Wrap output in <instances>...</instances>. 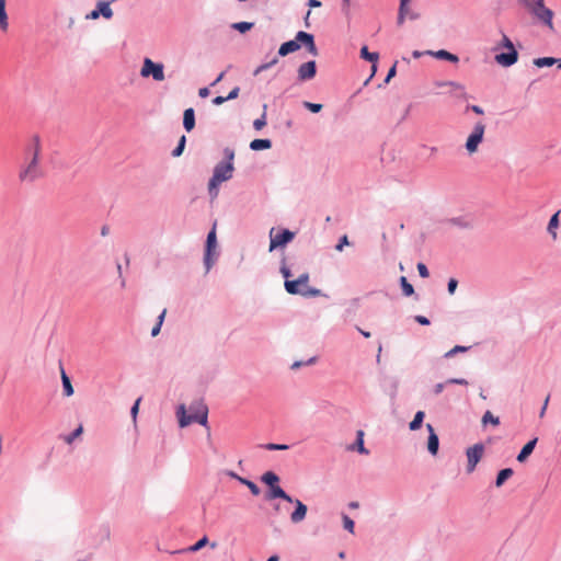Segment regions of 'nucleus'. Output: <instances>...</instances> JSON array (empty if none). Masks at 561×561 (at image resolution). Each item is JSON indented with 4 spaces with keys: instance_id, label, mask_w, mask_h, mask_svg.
<instances>
[{
    "instance_id": "obj_1",
    "label": "nucleus",
    "mask_w": 561,
    "mask_h": 561,
    "mask_svg": "<svg viewBox=\"0 0 561 561\" xmlns=\"http://www.w3.org/2000/svg\"><path fill=\"white\" fill-rule=\"evenodd\" d=\"M41 141L38 137H34L26 149V161L19 173L22 182H33L41 178L43 172L39 164Z\"/></svg>"
},
{
    "instance_id": "obj_2",
    "label": "nucleus",
    "mask_w": 561,
    "mask_h": 561,
    "mask_svg": "<svg viewBox=\"0 0 561 561\" xmlns=\"http://www.w3.org/2000/svg\"><path fill=\"white\" fill-rule=\"evenodd\" d=\"M280 272L285 277V289L290 295H300L304 297H318L321 295V290L311 288L309 286V274L304 273L297 279H289L291 273L285 265L282 266Z\"/></svg>"
},
{
    "instance_id": "obj_3",
    "label": "nucleus",
    "mask_w": 561,
    "mask_h": 561,
    "mask_svg": "<svg viewBox=\"0 0 561 561\" xmlns=\"http://www.w3.org/2000/svg\"><path fill=\"white\" fill-rule=\"evenodd\" d=\"M191 414H186V408L181 404L178 408L176 415L179 419L180 427H186L196 422L201 425H207L208 408L203 400H196L190 405Z\"/></svg>"
},
{
    "instance_id": "obj_4",
    "label": "nucleus",
    "mask_w": 561,
    "mask_h": 561,
    "mask_svg": "<svg viewBox=\"0 0 561 561\" xmlns=\"http://www.w3.org/2000/svg\"><path fill=\"white\" fill-rule=\"evenodd\" d=\"M225 157L227 158V162L218 163L215 167L213 178L209 180V192L213 194V196H217V187L220 183L228 181L232 178L233 173V163L232 160L234 158L233 150L226 148L225 149Z\"/></svg>"
},
{
    "instance_id": "obj_5",
    "label": "nucleus",
    "mask_w": 561,
    "mask_h": 561,
    "mask_svg": "<svg viewBox=\"0 0 561 561\" xmlns=\"http://www.w3.org/2000/svg\"><path fill=\"white\" fill-rule=\"evenodd\" d=\"M262 481L270 486V491L265 494V500L272 501L282 499L286 502H293V497L288 495L279 485V478L276 473L267 471L262 476Z\"/></svg>"
},
{
    "instance_id": "obj_6",
    "label": "nucleus",
    "mask_w": 561,
    "mask_h": 561,
    "mask_svg": "<svg viewBox=\"0 0 561 561\" xmlns=\"http://www.w3.org/2000/svg\"><path fill=\"white\" fill-rule=\"evenodd\" d=\"M164 67L162 64L153 62L150 58H145L142 67L140 69V76L142 78L152 77L156 81H163L164 77Z\"/></svg>"
},
{
    "instance_id": "obj_7",
    "label": "nucleus",
    "mask_w": 561,
    "mask_h": 561,
    "mask_svg": "<svg viewBox=\"0 0 561 561\" xmlns=\"http://www.w3.org/2000/svg\"><path fill=\"white\" fill-rule=\"evenodd\" d=\"M502 43H503V47L507 48L510 51L496 55L495 60L497 64H500L504 67H510L517 61L518 54L515 50L512 41L506 35H503Z\"/></svg>"
},
{
    "instance_id": "obj_8",
    "label": "nucleus",
    "mask_w": 561,
    "mask_h": 561,
    "mask_svg": "<svg viewBox=\"0 0 561 561\" xmlns=\"http://www.w3.org/2000/svg\"><path fill=\"white\" fill-rule=\"evenodd\" d=\"M484 131L485 125L483 123L479 122L474 125L472 133L466 141V149L470 154L478 150L480 142L483 140Z\"/></svg>"
},
{
    "instance_id": "obj_9",
    "label": "nucleus",
    "mask_w": 561,
    "mask_h": 561,
    "mask_svg": "<svg viewBox=\"0 0 561 561\" xmlns=\"http://www.w3.org/2000/svg\"><path fill=\"white\" fill-rule=\"evenodd\" d=\"M294 232L284 229L282 231H276L274 228L270 231V251L275 250L276 248L284 247L288 242L294 239Z\"/></svg>"
},
{
    "instance_id": "obj_10",
    "label": "nucleus",
    "mask_w": 561,
    "mask_h": 561,
    "mask_svg": "<svg viewBox=\"0 0 561 561\" xmlns=\"http://www.w3.org/2000/svg\"><path fill=\"white\" fill-rule=\"evenodd\" d=\"M484 447L482 444H476L467 449V471L472 472L476 469L477 463L481 460L483 456Z\"/></svg>"
},
{
    "instance_id": "obj_11",
    "label": "nucleus",
    "mask_w": 561,
    "mask_h": 561,
    "mask_svg": "<svg viewBox=\"0 0 561 561\" xmlns=\"http://www.w3.org/2000/svg\"><path fill=\"white\" fill-rule=\"evenodd\" d=\"M295 41H297V43H301V44H305L308 51L312 55V56H318V48L314 44V39H313V35L312 34H309L307 32H304V31H300L296 34V37H295Z\"/></svg>"
},
{
    "instance_id": "obj_12",
    "label": "nucleus",
    "mask_w": 561,
    "mask_h": 561,
    "mask_svg": "<svg viewBox=\"0 0 561 561\" xmlns=\"http://www.w3.org/2000/svg\"><path fill=\"white\" fill-rule=\"evenodd\" d=\"M216 244H217L216 231H215V228H213V230L208 233L207 240H206V253H205L204 261H205L207 272L210 270L211 264H213L211 252L215 250Z\"/></svg>"
},
{
    "instance_id": "obj_13",
    "label": "nucleus",
    "mask_w": 561,
    "mask_h": 561,
    "mask_svg": "<svg viewBox=\"0 0 561 561\" xmlns=\"http://www.w3.org/2000/svg\"><path fill=\"white\" fill-rule=\"evenodd\" d=\"M317 73L316 61H307L299 66L298 68V79L300 81H307L314 78Z\"/></svg>"
},
{
    "instance_id": "obj_14",
    "label": "nucleus",
    "mask_w": 561,
    "mask_h": 561,
    "mask_svg": "<svg viewBox=\"0 0 561 561\" xmlns=\"http://www.w3.org/2000/svg\"><path fill=\"white\" fill-rule=\"evenodd\" d=\"M291 503L295 504L296 508L290 515V520L294 524H298L306 518L308 508L300 500L293 499Z\"/></svg>"
},
{
    "instance_id": "obj_15",
    "label": "nucleus",
    "mask_w": 561,
    "mask_h": 561,
    "mask_svg": "<svg viewBox=\"0 0 561 561\" xmlns=\"http://www.w3.org/2000/svg\"><path fill=\"white\" fill-rule=\"evenodd\" d=\"M534 14L541 20L546 25L549 26V28H553V12L552 10L541 7V8H534Z\"/></svg>"
},
{
    "instance_id": "obj_16",
    "label": "nucleus",
    "mask_w": 561,
    "mask_h": 561,
    "mask_svg": "<svg viewBox=\"0 0 561 561\" xmlns=\"http://www.w3.org/2000/svg\"><path fill=\"white\" fill-rule=\"evenodd\" d=\"M410 1L411 0H400L398 21H397L399 25H402L404 23V20L407 16H409L412 20L417 19V16H419L416 13L410 12V9H409Z\"/></svg>"
},
{
    "instance_id": "obj_17",
    "label": "nucleus",
    "mask_w": 561,
    "mask_h": 561,
    "mask_svg": "<svg viewBox=\"0 0 561 561\" xmlns=\"http://www.w3.org/2000/svg\"><path fill=\"white\" fill-rule=\"evenodd\" d=\"M426 428L428 431L427 449L432 455H436L439 446L438 436L431 424H426Z\"/></svg>"
},
{
    "instance_id": "obj_18",
    "label": "nucleus",
    "mask_w": 561,
    "mask_h": 561,
    "mask_svg": "<svg viewBox=\"0 0 561 561\" xmlns=\"http://www.w3.org/2000/svg\"><path fill=\"white\" fill-rule=\"evenodd\" d=\"M183 126L188 133L195 127V112L192 107L186 108L183 113Z\"/></svg>"
},
{
    "instance_id": "obj_19",
    "label": "nucleus",
    "mask_w": 561,
    "mask_h": 561,
    "mask_svg": "<svg viewBox=\"0 0 561 561\" xmlns=\"http://www.w3.org/2000/svg\"><path fill=\"white\" fill-rule=\"evenodd\" d=\"M537 440L538 438H534L531 440H529L520 450V453L518 454L517 456V460L519 462H524L528 457L529 455L533 453L536 444H537Z\"/></svg>"
},
{
    "instance_id": "obj_20",
    "label": "nucleus",
    "mask_w": 561,
    "mask_h": 561,
    "mask_svg": "<svg viewBox=\"0 0 561 561\" xmlns=\"http://www.w3.org/2000/svg\"><path fill=\"white\" fill-rule=\"evenodd\" d=\"M299 48H300V44L297 43V41H295V39L288 41L280 45V47L278 49V54H279V56H286L290 53L298 50Z\"/></svg>"
},
{
    "instance_id": "obj_21",
    "label": "nucleus",
    "mask_w": 561,
    "mask_h": 561,
    "mask_svg": "<svg viewBox=\"0 0 561 561\" xmlns=\"http://www.w3.org/2000/svg\"><path fill=\"white\" fill-rule=\"evenodd\" d=\"M98 13L100 16L102 15L105 19H111L113 16V10L110 7V2L107 1H99L96 3Z\"/></svg>"
},
{
    "instance_id": "obj_22",
    "label": "nucleus",
    "mask_w": 561,
    "mask_h": 561,
    "mask_svg": "<svg viewBox=\"0 0 561 561\" xmlns=\"http://www.w3.org/2000/svg\"><path fill=\"white\" fill-rule=\"evenodd\" d=\"M426 54L434 55L438 59H445V60H448L450 62H458L459 61L458 56H456V55H454V54H451V53H449L447 50H444V49L437 50L435 53L426 51Z\"/></svg>"
},
{
    "instance_id": "obj_23",
    "label": "nucleus",
    "mask_w": 561,
    "mask_h": 561,
    "mask_svg": "<svg viewBox=\"0 0 561 561\" xmlns=\"http://www.w3.org/2000/svg\"><path fill=\"white\" fill-rule=\"evenodd\" d=\"M360 57L373 62V71H376V62L378 61L377 53H369L367 46H363L360 49Z\"/></svg>"
},
{
    "instance_id": "obj_24",
    "label": "nucleus",
    "mask_w": 561,
    "mask_h": 561,
    "mask_svg": "<svg viewBox=\"0 0 561 561\" xmlns=\"http://www.w3.org/2000/svg\"><path fill=\"white\" fill-rule=\"evenodd\" d=\"M61 381H62V388L64 393L66 397H70L73 394V387L71 385L70 378L67 376L64 368H61Z\"/></svg>"
},
{
    "instance_id": "obj_25",
    "label": "nucleus",
    "mask_w": 561,
    "mask_h": 561,
    "mask_svg": "<svg viewBox=\"0 0 561 561\" xmlns=\"http://www.w3.org/2000/svg\"><path fill=\"white\" fill-rule=\"evenodd\" d=\"M5 1L7 0H0V28L3 32H7L9 27L8 15L5 12Z\"/></svg>"
},
{
    "instance_id": "obj_26",
    "label": "nucleus",
    "mask_w": 561,
    "mask_h": 561,
    "mask_svg": "<svg viewBox=\"0 0 561 561\" xmlns=\"http://www.w3.org/2000/svg\"><path fill=\"white\" fill-rule=\"evenodd\" d=\"M559 227V211L552 215L548 224V232L551 234L552 239H557V229Z\"/></svg>"
},
{
    "instance_id": "obj_27",
    "label": "nucleus",
    "mask_w": 561,
    "mask_h": 561,
    "mask_svg": "<svg viewBox=\"0 0 561 561\" xmlns=\"http://www.w3.org/2000/svg\"><path fill=\"white\" fill-rule=\"evenodd\" d=\"M272 146V142L270 139H254L250 144V148L252 150H263V149H270Z\"/></svg>"
},
{
    "instance_id": "obj_28",
    "label": "nucleus",
    "mask_w": 561,
    "mask_h": 561,
    "mask_svg": "<svg viewBox=\"0 0 561 561\" xmlns=\"http://www.w3.org/2000/svg\"><path fill=\"white\" fill-rule=\"evenodd\" d=\"M513 473L514 472H513V470L511 468H506V469L501 470L497 473L495 485L497 488L502 486L504 484V482L513 476Z\"/></svg>"
},
{
    "instance_id": "obj_29",
    "label": "nucleus",
    "mask_w": 561,
    "mask_h": 561,
    "mask_svg": "<svg viewBox=\"0 0 561 561\" xmlns=\"http://www.w3.org/2000/svg\"><path fill=\"white\" fill-rule=\"evenodd\" d=\"M534 64L539 68L550 67L552 65L559 64V59L553 58V57H541V58H536L534 60Z\"/></svg>"
},
{
    "instance_id": "obj_30",
    "label": "nucleus",
    "mask_w": 561,
    "mask_h": 561,
    "mask_svg": "<svg viewBox=\"0 0 561 561\" xmlns=\"http://www.w3.org/2000/svg\"><path fill=\"white\" fill-rule=\"evenodd\" d=\"M482 425L492 424L493 426H497L500 424V419L497 416H494L491 411H486L482 419H481Z\"/></svg>"
},
{
    "instance_id": "obj_31",
    "label": "nucleus",
    "mask_w": 561,
    "mask_h": 561,
    "mask_svg": "<svg viewBox=\"0 0 561 561\" xmlns=\"http://www.w3.org/2000/svg\"><path fill=\"white\" fill-rule=\"evenodd\" d=\"M232 477L237 478L242 484L247 485V488H249V490L251 491V493L253 495L260 494V489L254 482L247 480L244 478L238 477L236 474H232Z\"/></svg>"
},
{
    "instance_id": "obj_32",
    "label": "nucleus",
    "mask_w": 561,
    "mask_h": 561,
    "mask_svg": "<svg viewBox=\"0 0 561 561\" xmlns=\"http://www.w3.org/2000/svg\"><path fill=\"white\" fill-rule=\"evenodd\" d=\"M423 419H424V412L423 411L416 412V414L414 415V419L411 421V423L409 425L410 430L411 431L419 430L422 425Z\"/></svg>"
},
{
    "instance_id": "obj_33",
    "label": "nucleus",
    "mask_w": 561,
    "mask_h": 561,
    "mask_svg": "<svg viewBox=\"0 0 561 561\" xmlns=\"http://www.w3.org/2000/svg\"><path fill=\"white\" fill-rule=\"evenodd\" d=\"M400 284H401V287H402V291L404 294V296H412L414 294V288L413 286L408 282L407 277L405 276H402L400 278Z\"/></svg>"
},
{
    "instance_id": "obj_34",
    "label": "nucleus",
    "mask_w": 561,
    "mask_h": 561,
    "mask_svg": "<svg viewBox=\"0 0 561 561\" xmlns=\"http://www.w3.org/2000/svg\"><path fill=\"white\" fill-rule=\"evenodd\" d=\"M356 446H357L358 453L368 454V450L364 447V432L363 431H357Z\"/></svg>"
},
{
    "instance_id": "obj_35",
    "label": "nucleus",
    "mask_w": 561,
    "mask_h": 561,
    "mask_svg": "<svg viewBox=\"0 0 561 561\" xmlns=\"http://www.w3.org/2000/svg\"><path fill=\"white\" fill-rule=\"evenodd\" d=\"M165 313H167V310L163 309L161 314L158 317V322H157V324L151 330V335L152 336H157L159 334V332L161 330V325H162L164 317H165Z\"/></svg>"
},
{
    "instance_id": "obj_36",
    "label": "nucleus",
    "mask_w": 561,
    "mask_h": 561,
    "mask_svg": "<svg viewBox=\"0 0 561 561\" xmlns=\"http://www.w3.org/2000/svg\"><path fill=\"white\" fill-rule=\"evenodd\" d=\"M232 27L240 33H245L247 31L251 30L253 27V23L250 22H238L233 23Z\"/></svg>"
},
{
    "instance_id": "obj_37",
    "label": "nucleus",
    "mask_w": 561,
    "mask_h": 561,
    "mask_svg": "<svg viewBox=\"0 0 561 561\" xmlns=\"http://www.w3.org/2000/svg\"><path fill=\"white\" fill-rule=\"evenodd\" d=\"M185 144H186V137L183 135L180 138L176 148L172 151V156L173 157H180L182 154L184 148H185Z\"/></svg>"
},
{
    "instance_id": "obj_38",
    "label": "nucleus",
    "mask_w": 561,
    "mask_h": 561,
    "mask_svg": "<svg viewBox=\"0 0 561 561\" xmlns=\"http://www.w3.org/2000/svg\"><path fill=\"white\" fill-rule=\"evenodd\" d=\"M207 543H208V538L206 536H204L196 543L191 546L187 550L191 552H196V551L201 550L202 548H204Z\"/></svg>"
},
{
    "instance_id": "obj_39",
    "label": "nucleus",
    "mask_w": 561,
    "mask_h": 561,
    "mask_svg": "<svg viewBox=\"0 0 561 561\" xmlns=\"http://www.w3.org/2000/svg\"><path fill=\"white\" fill-rule=\"evenodd\" d=\"M469 347L467 346H461V345H456L455 347H453L451 350H449L446 354H445V357L446 358H450L453 357L454 355H456L457 353H463V352H467Z\"/></svg>"
},
{
    "instance_id": "obj_40",
    "label": "nucleus",
    "mask_w": 561,
    "mask_h": 561,
    "mask_svg": "<svg viewBox=\"0 0 561 561\" xmlns=\"http://www.w3.org/2000/svg\"><path fill=\"white\" fill-rule=\"evenodd\" d=\"M82 432H83V427H82V425H79L78 428H76L72 434L65 437V442L67 444H71L77 437H79L82 434Z\"/></svg>"
},
{
    "instance_id": "obj_41",
    "label": "nucleus",
    "mask_w": 561,
    "mask_h": 561,
    "mask_svg": "<svg viewBox=\"0 0 561 561\" xmlns=\"http://www.w3.org/2000/svg\"><path fill=\"white\" fill-rule=\"evenodd\" d=\"M265 125H266V114H265V112H264L260 118H256V119L253 122V127H254L256 130H261Z\"/></svg>"
},
{
    "instance_id": "obj_42",
    "label": "nucleus",
    "mask_w": 561,
    "mask_h": 561,
    "mask_svg": "<svg viewBox=\"0 0 561 561\" xmlns=\"http://www.w3.org/2000/svg\"><path fill=\"white\" fill-rule=\"evenodd\" d=\"M277 61H278V60H277V58H274V59H273V60H271L270 62H266V64H263V65L259 66V67L255 69L254 75L256 76V75H259L260 72H262V71H264V70H266V69H268V68L273 67L274 65H276V64H277Z\"/></svg>"
},
{
    "instance_id": "obj_43",
    "label": "nucleus",
    "mask_w": 561,
    "mask_h": 561,
    "mask_svg": "<svg viewBox=\"0 0 561 561\" xmlns=\"http://www.w3.org/2000/svg\"><path fill=\"white\" fill-rule=\"evenodd\" d=\"M304 106L312 113H318L322 110V104L304 102Z\"/></svg>"
},
{
    "instance_id": "obj_44",
    "label": "nucleus",
    "mask_w": 561,
    "mask_h": 561,
    "mask_svg": "<svg viewBox=\"0 0 561 561\" xmlns=\"http://www.w3.org/2000/svg\"><path fill=\"white\" fill-rule=\"evenodd\" d=\"M343 526L350 533H354V520L351 519L347 515H343Z\"/></svg>"
},
{
    "instance_id": "obj_45",
    "label": "nucleus",
    "mask_w": 561,
    "mask_h": 561,
    "mask_svg": "<svg viewBox=\"0 0 561 561\" xmlns=\"http://www.w3.org/2000/svg\"><path fill=\"white\" fill-rule=\"evenodd\" d=\"M264 448L267 450H287L289 447H288V445H284V444L270 443V444H266L264 446Z\"/></svg>"
},
{
    "instance_id": "obj_46",
    "label": "nucleus",
    "mask_w": 561,
    "mask_h": 561,
    "mask_svg": "<svg viewBox=\"0 0 561 561\" xmlns=\"http://www.w3.org/2000/svg\"><path fill=\"white\" fill-rule=\"evenodd\" d=\"M417 271L421 277L426 278L430 276L428 270L424 263L417 264Z\"/></svg>"
},
{
    "instance_id": "obj_47",
    "label": "nucleus",
    "mask_w": 561,
    "mask_h": 561,
    "mask_svg": "<svg viewBox=\"0 0 561 561\" xmlns=\"http://www.w3.org/2000/svg\"><path fill=\"white\" fill-rule=\"evenodd\" d=\"M348 244H350L348 238L346 234H344L343 237H341L340 242L335 247V250L341 252V251H343L344 245H348Z\"/></svg>"
},
{
    "instance_id": "obj_48",
    "label": "nucleus",
    "mask_w": 561,
    "mask_h": 561,
    "mask_svg": "<svg viewBox=\"0 0 561 561\" xmlns=\"http://www.w3.org/2000/svg\"><path fill=\"white\" fill-rule=\"evenodd\" d=\"M446 383L467 386L468 381L463 378H450V379L446 380Z\"/></svg>"
},
{
    "instance_id": "obj_49",
    "label": "nucleus",
    "mask_w": 561,
    "mask_h": 561,
    "mask_svg": "<svg viewBox=\"0 0 561 561\" xmlns=\"http://www.w3.org/2000/svg\"><path fill=\"white\" fill-rule=\"evenodd\" d=\"M140 401H141V398H138V399L135 401V403H134V405H133V408H131L130 413H131V416H133L134 421H135V420H136V417H137V414H138V411H139V404H140Z\"/></svg>"
},
{
    "instance_id": "obj_50",
    "label": "nucleus",
    "mask_w": 561,
    "mask_h": 561,
    "mask_svg": "<svg viewBox=\"0 0 561 561\" xmlns=\"http://www.w3.org/2000/svg\"><path fill=\"white\" fill-rule=\"evenodd\" d=\"M239 92H240V88L239 87H236L233 88L229 94L226 96V99L229 101V100H234L238 98L239 95Z\"/></svg>"
},
{
    "instance_id": "obj_51",
    "label": "nucleus",
    "mask_w": 561,
    "mask_h": 561,
    "mask_svg": "<svg viewBox=\"0 0 561 561\" xmlns=\"http://www.w3.org/2000/svg\"><path fill=\"white\" fill-rule=\"evenodd\" d=\"M458 282L455 278H450L448 282V293L453 295L457 288Z\"/></svg>"
},
{
    "instance_id": "obj_52",
    "label": "nucleus",
    "mask_w": 561,
    "mask_h": 561,
    "mask_svg": "<svg viewBox=\"0 0 561 561\" xmlns=\"http://www.w3.org/2000/svg\"><path fill=\"white\" fill-rule=\"evenodd\" d=\"M445 385H447L446 381L436 383L433 388L434 394H436V396L440 394L444 390Z\"/></svg>"
},
{
    "instance_id": "obj_53",
    "label": "nucleus",
    "mask_w": 561,
    "mask_h": 561,
    "mask_svg": "<svg viewBox=\"0 0 561 561\" xmlns=\"http://www.w3.org/2000/svg\"><path fill=\"white\" fill-rule=\"evenodd\" d=\"M396 71H397V62H394V65L389 69L385 81L389 82L390 79L396 76Z\"/></svg>"
},
{
    "instance_id": "obj_54",
    "label": "nucleus",
    "mask_w": 561,
    "mask_h": 561,
    "mask_svg": "<svg viewBox=\"0 0 561 561\" xmlns=\"http://www.w3.org/2000/svg\"><path fill=\"white\" fill-rule=\"evenodd\" d=\"M415 321L422 325H428L430 324V320L424 317V316H416L415 317Z\"/></svg>"
},
{
    "instance_id": "obj_55",
    "label": "nucleus",
    "mask_w": 561,
    "mask_h": 561,
    "mask_svg": "<svg viewBox=\"0 0 561 561\" xmlns=\"http://www.w3.org/2000/svg\"><path fill=\"white\" fill-rule=\"evenodd\" d=\"M442 85H449V87H451V88H454L456 90H463V87L460 83H457V82H454V81L445 82Z\"/></svg>"
},
{
    "instance_id": "obj_56",
    "label": "nucleus",
    "mask_w": 561,
    "mask_h": 561,
    "mask_svg": "<svg viewBox=\"0 0 561 561\" xmlns=\"http://www.w3.org/2000/svg\"><path fill=\"white\" fill-rule=\"evenodd\" d=\"M100 18V14L98 13V9L95 8L94 10H92L88 15H87V19H90V20H96Z\"/></svg>"
},
{
    "instance_id": "obj_57",
    "label": "nucleus",
    "mask_w": 561,
    "mask_h": 561,
    "mask_svg": "<svg viewBox=\"0 0 561 561\" xmlns=\"http://www.w3.org/2000/svg\"><path fill=\"white\" fill-rule=\"evenodd\" d=\"M226 101H228L226 99V96H216L214 100H213V103L215 105H221L222 103H225Z\"/></svg>"
},
{
    "instance_id": "obj_58",
    "label": "nucleus",
    "mask_w": 561,
    "mask_h": 561,
    "mask_svg": "<svg viewBox=\"0 0 561 561\" xmlns=\"http://www.w3.org/2000/svg\"><path fill=\"white\" fill-rule=\"evenodd\" d=\"M198 95L201 98H207L209 95V89L208 88H201L198 91Z\"/></svg>"
},
{
    "instance_id": "obj_59",
    "label": "nucleus",
    "mask_w": 561,
    "mask_h": 561,
    "mask_svg": "<svg viewBox=\"0 0 561 561\" xmlns=\"http://www.w3.org/2000/svg\"><path fill=\"white\" fill-rule=\"evenodd\" d=\"M470 108L476 113V114H479V115H482L484 112L483 110L478 106V105H471Z\"/></svg>"
},
{
    "instance_id": "obj_60",
    "label": "nucleus",
    "mask_w": 561,
    "mask_h": 561,
    "mask_svg": "<svg viewBox=\"0 0 561 561\" xmlns=\"http://www.w3.org/2000/svg\"><path fill=\"white\" fill-rule=\"evenodd\" d=\"M309 5L313 8H318L321 5V2L318 0H309Z\"/></svg>"
},
{
    "instance_id": "obj_61",
    "label": "nucleus",
    "mask_w": 561,
    "mask_h": 561,
    "mask_svg": "<svg viewBox=\"0 0 561 561\" xmlns=\"http://www.w3.org/2000/svg\"><path fill=\"white\" fill-rule=\"evenodd\" d=\"M225 72L219 73V76L216 78V80L211 83V85H216L218 82H220L224 79Z\"/></svg>"
},
{
    "instance_id": "obj_62",
    "label": "nucleus",
    "mask_w": 561,
    "mask_h": 561,
    "mask_svg": "<svg viewBox=\"0 0 561 561\" xmlns=\"http://www.w3.org/2000/svg\"><path fill=\"white\" fill-rule=\"evenodd\" d=\"M358 506H359L358 502H351L348 504V507L352 508V510L358 508Z\"/></svg>"
},
{
    "instance_id": "obj_63",
    "label": "nucleus",
    "mask_w": 561,
    "mask_h": 561,
    "mask_svg": "<svg viewBox=\"0 0 561 561\" xmlns=\"http://www.w3.org/2000/svg\"><path fill=\"white\" fill-rule=\"evenodd\" d=\"M302 366V363L301 362H295L293 365H291V369H297L299 367Z\"/></svg>"
},
{
    "instance_id": "obj_64",
    "label": "nucleus",
    "mask_w": 561,
    "mask_h": 561,
    "mask_svg": "<svg viewBox=\"0 0 561 561\" xmlns=\"http://www.w3.org/2000/svg\"><path fill=\"white\" fill-rule=\"evenodd\" d=\"M278 560H279V558H278V556H276V554H274V556H272V557H270V558L267 559V561H278Z\"/></svg>"
}]
</instances>
